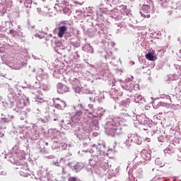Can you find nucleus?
I'll use <instances>...</instances> for the list:
<instances>
[{
  "label": "nucleus",
  "mask_w": 181,
  "mask_h": 181,
  "mask_svg": "<svg viewBox=\"0 0 181 181\" xmlns=\"http://www.w3.org/2000/svg\"><path fill=\"white\" fill-rule=\"evenodd\" d=\"M43 149H44L45 151H46V148H44Z\"/></svg>",
  "instance_id": "ddd939ff"
},
{
  "label": "nucleus",
  "mask_w": 181,
  "mask_h": 181,
  "mask_svg": "<svg viewBox=\"0 0 181 181\" xmlns=\"http://www.w3.org/2000/svg\"><path fill=\"white\" fill-rule=\"evenodd\" d=\"M77 112H78V114H81V111H77Z\"/></svg>",
  "instance_id": "9d476101"
},
{
  "label": "nucleus",
  "mask_w": 181,
  "mask_h": 181,
  "mask_svg": "<svg viewBox=\"0 0 181 181\" xmlns=\"http://www.w3.org/2000/svg\"><path fill=\"white\" fill-rule=\"evenodd\" d=\"M148 142H149V139H148Z\"/></svg>",
  "instance_id": "2eb2a0df"
},
{
  "label": "nucleus",
  "mask_w": 181,
  "mask_h": 181,
  "mask_svg": "<svg viewBox=\"0 0 181 181\" xmlns=\"http://www.w3.org/2000/svg\"><path fill=\"white\" fill-rule=\"evenodd\" d=\"M141 16H142V18H151V14H147V15L141 14Z\"/></svg>",
  "instance_id": "0eeeda50"
},
{
  "label": "nucleus",
  "mask_w": 181,
  "mask_h": 181,
  "mask_svg": "<svg viewBox=\"0 0 181 181\" xmlns=\"http://www.w3.org/2000/svg\"><path fill=\"white\" fill-rule=\"evenodd\" d=\"M80 84V80L75 78L74 81H72V85L75 87H77Z\"/></svg>",
  "instance_id": "39448f33"
},
{
  "label": "nucleus",
  "mask_w": 181,
  "mask_h": 181,
  "mask_svg": "<svg viewBox=\"0 0 181 181\" xmlns=\"http://www.w3.org/2000/svg\"><path fill=\"white\" fill-rule=\"evenodd\" d=\"M45 145L47 146V145H49V143L47 142V143L45 144Z\"/></svg>",
  "instance_id": "f8f14e48"
},
{
  "label": "nucleus",
  "mask_w": 181,
  "mask_h": 181,
  "mask_svg": "<svg viewBox=\"0 0 181 181\" xmlns=\"http://www.w3.org/2000/svg\"><path fill=\"white\" fill-rule=\"evenodd\" d=\"M67 32V26L66 25H62L58 28V33L57 36L58 37H63L64 36V34Z\"/></svg>",
  "instance_id": "f257e3e1"
},
{
  "label": "nucleus",
  "mask_w": 181,
  "mask_h": 181,
  "mask_svg": "<svg viewBox=\"0 0 181 181\" xmlns=\"http://www.w3.org/2000/svg\"><path fill=\"white\" fill-rule=\"evenodd\" d=\"M21 172L23 173H24L23 168H21Z\"/></svg>",
  "instance_id": "1a4fd4ad"
},
{
  "label": "nucleus",
  "mask_w": 181,
  "mask_h": 181,
  "mask_svg": "<svg viewBox=\"0 0 181 181\" xmlns=\"http://www.w3.org/2000/svg\"><path fill=\"white\" fill-rule=\"evenodd\" d=\"M68 181H77V178L76 177H71L68 179Z\"/></svg>",
  "instance_id": "423d86ee"
},
{
  "label": "nucleus",
  "mask_w": 181,
  "mask_h": 181,
  "mask_svg": "<svg viewBox=\"0 0 181 181\" xmlns=\"http://www.w3.org/2000/svg\"><path fill=\"white\" fill-rule=\"evenodd\" d=\"M90 110V112L88 111V110H86L87 114H88L89 115H93V112H94V107H93V105H89Z\"/></svg>",
  "instance_id": "20e7f679"
},
{
  "label": "nucleus",
  "mask_w": 181,
  "mask_h": 181,
  "mask_svg": "<svg viewBox=\"0 0 181 181\" xmlns=\"http://www.w3.org/2000/svg\"><path fill=\"white\" fill-rule=\"evenodd\" d=\"M29 170V169L26 168L25 169V172H28Z\"/></svg>",
  "instance_id": "9b49d317"
},
{
  "label": "nucleus",
  "mask_w": 181,
  "mask_h": 181,
  "mask_svg": "<svg viewBox=\"0 0 181 181\" xmlns=\"http://www.w3.org/2000/svg\"><path fill=\"white\" fill-rule=\"evenodd\" d=\"M148 142H149V139H148Z\"/></svg>",
  "instance_id": "4468645a"
},
{
  "label": "nucleus",
  "mask_w": 181,
  "mask_h": 181,
  "mask_svg": "<svg viewBox=\"0 0 181 181\" xmlns=\"http://www.w3.org/2000/svg\"><path fill=\"white\" fill-rule=\"evenodd\" d=\"M146 59H147V60H150V62H153V60H155V57L153 56V54L150 52L146 54Z\"/></svg>",
  "instance_id": "7ed1b4c3"
},
{
  "label": "nucleus",
  "mask_w": 181,
  "mask_h": 181,
  "mask_svg": "<svg viewBox=\"0 0 181 181\" xmlns=\"http://www.w3.org/2000/svg\"><path fill=\"white\" fill-rule=\"evenodd\" d=\"M69 90L67 86L65 85H63L62 83H59L57 86V92L59 94H64V93H66V91Z\"/></svg>",
  "instance_id": "f03ea898"
},
{
  "label": "nucleus",
  "mask_w": 181,
  "mask_h": 181,
  "mask_svg": "<svg viewBox=\"0 0 181 181\" xmlns=\"http://www.w3.org/2000/svg\"><path fill=\"white\" fill-rule=\"evenodd\" d=\"M122 9H127V6L122 5Z\"/></svg>",
  "instance_id": "6e6552de"
}]
</instances>
